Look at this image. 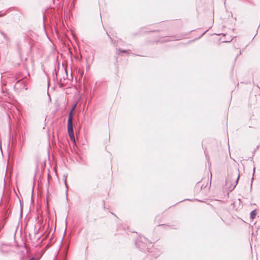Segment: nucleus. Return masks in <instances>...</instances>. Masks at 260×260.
<instances>
[{"label":"nucleus","mask_w":260,"mask_h":260,"mask_svg":"<svg viewBox=\"0 0 260 260\" xmlns=\"http://www.w3.org/2000/svg\"><path fill=\"white\" fill-rule=\"evenodd\" d=\"M203 187V185H201V183L200 182H198L196 185V188H202Z\"/></svg>","instance_id":"8"},{"label":"nucleus","mask_w":260,"mask_h":260,"mask_svg":"<svg viewBox=\"0 0 260 260\" xmlns=\"http://www.w3.org/2000/svg\"><path fill=\"white\" fill-rule=\"evenodd\" d=\"M29 260H35L34 257H31V258H30Z\"/></svg>","instance_id":"14"},{"label":"nucleus","mask_w":260,"mask_h":260,"mask_svg":"<svg viewBox=\"0 0 260 260\" xmlns=\"http://www.w3.org/2000/svg\"><path fill=\"white\" fill-rule=\"evenodd\" d=\"M256 214H257V211L256 210H254L252 211L250 214V218L254 219L255 217Z\"/></svg>","instance_id":"5"},{"label":"nucleus","mask_w":260,"mask_h":260,"mask_svg":"<svg viewBox=\"0 0 260 260\" xmlns=\"http://www.w3.org/2000/svg\"><path fill=\"white\" fill-rule=\"evenodd\" d=\"M233 40L232 38H230L229 40L224 41L223 42H230Z\"/></svg>","instance_id":"10"},{"label":"nucleus","mask_w":260,"mask_h":260,"mask_svg":"<svg viewBox=\"0 0 260 260\" xmlns=\"http://www.w3.org/2000/svg\"><path fill=\"white\" fill-rule=\"evenodd\" d=\"M239 170H236L235 172L233 171L232 173L231 176H228V178L226 181V185L227 186L229 185V189L232 191L233 190L237 185L240 175L239 173Z\"/></svg>","instance_id":"1"},{"label":"nucleus","mask_w":260,"mask_h":260,"mask_svg":"<svg viewBox=\"0 0 260 260\" xmlns=\"http://www.w3.org/2000/svg\"><path fill=\"white\" fill-rule=\"evenodd\" d=\"M128 51V50H127V51ZM127 52V51H126V50H125L118 49V50H117V53L118 54H119L120 53H124V52Z\"/></svg>","instance_id":"7"},{"label":"nucleus","mask_w":260,"mask_h":260,"mask_svg":"<svg viewBox=\"0 0 260 260\" xmlns=\"http://www.w3.org/2000/svg\"><path fill=\"white\" fill-rule=\"evenodd\" d=\"M59 86V87L61 88V87H63V84L62 83H60Z\"/></svg>","instance_id":"12"},{"label":"nucleus","mask_w":260,"mask_h":260,"mask_svg":"<svg viewBox=\"0 0 260 260\" xmlns=\"http://www.w3.org/2000/svg\"><path fill=\"white\" fill-rule=\"evenodd\" d=\"M136 245L140 250L145 252L152 246V243L145 237H140L136 241Z\"/></svg>","instance_id":"2"},{"label":"nucleus","mask_w":260,"mask_h":260,"mask_svg":"<svg viewBox=\"0 0 260 260\" xmlns=\"http://www.w3.org/2000/svg\"><path fill=\"white\" fill-rule=\"evenodd\" d=\"M68 132L71 140L75 143L73 123H68Z\"/></svg>","instance_id":"3"},{"label":"nucleus","mask_w":260,"mask_h":260,"mask_svg":"<svg viewBox=\"0 0 260 260\" xmlns=\"http://www.w3.org/2000/svg\"><path fill=\"white\" fill-rule=\"evenodd\" d=\"M11 132V126L9 125V133Z\"/></svg>","instance_id":"13"},{"label":"nucleus","mask_w":260,"mask_h":260,"mask_svg":"<svg viewBox=\"0 0 260 260\" xmlns=\"http://www.w3.org/2000/svg\"><path fill=\"white\" fill-rule=\"evenodd\" d=\"M207 30H207L205 32H203V35H203L204 34H205V32H206Z\"/></svg>","instance_id":"15"},{"label":"nucleus","mask_w":260,"mask_h":260,"mask_svg":"<svg viewBox=\"0 0 260 260\" xmlns=\"http://www.w3.org/2000/svg\"><path fill=\"white\" fill-rule=\"evenodd\" d=\"M77 104H75L73 107H72L70 111L69 115H68V123H73V112L76 107Z\"/></svg>","instance_id":"4"},{"label":"nucleus","mask_w":260,"mask_h":260,"mask_svg":"<svg viewBox=\"0 0 260 260\" xmlns=\"http://www.w3.org/2000/svg\"><path fill=\"white\" fill-rule=\"evenodd\" d=\"M241 53V50H239V54H240Z\"/></svg>","instance_id":"16"},{"label":"nucleus","mask_w":260,"mask_h":260,"mask_svg":"<svg viewBox=\"0 0 260 260\" xmlns=\"http://www.w3.org/2000/svg\"><path fill=\"white\" fill-rule=\"evenodd\" d=\"M0 34L3 36L4 39H5L7 41H9V40H10L9 38L7 36V35L4 32H3V31L0 30Z\"/></svg>","instance_id":"6"},{"label":"nucleus","mask_w":260,"mask_h":260,"mask_svg":"<svg viewBox=\"0 0 260 260\" xmlns=\"http://www.w3.org/2000/svg\"><path fill=\"white\" fill-rule=\"evenodd\" d=\"M64 184H65L66 187V188H67L66 192H68V188L67 184V180H66V178L64 179Z\"/></svg>","instance_id":"9"},{"label":"nucleus","mask_w":260,"mask_h":260,"mask_svg":"<svg viewBox=\"0 0 260 260\" xmlns=\"http://www.w3.org/2000/svg\"><path fill=\"white\" fill-rule=\"evenodd\" d=\"M5 13H3V14H1V12H0V17H2V16H5Z\"/></svg>","instance_id":"11"}]
</instances>
